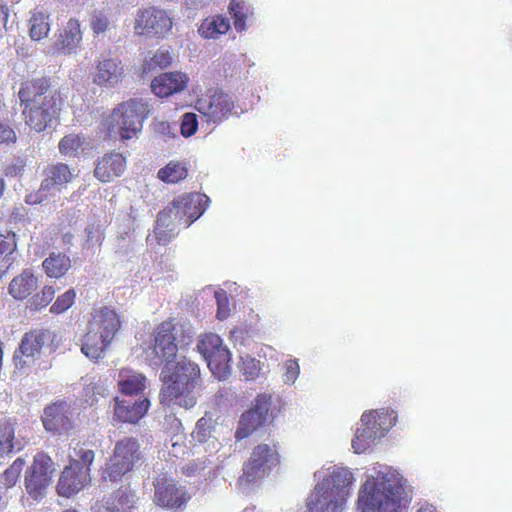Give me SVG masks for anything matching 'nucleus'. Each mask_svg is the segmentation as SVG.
Returning <instances> with one entry per match:
<instances>
[{"label": "nucleus", "mask_w": 512, "mask_h": 512, "mask_svg": "<svg viewBox=\"0 0 512 512\" xmlns=\"http://www.w3.org/2000/svg\"><path fill=\"white\" fill-rule=\"evenodd\" d=\"M182 332L181 327L163 322L157 328L153 351L165 362L160 375L163 382L159 394L161 404L190 409L198 398L196 386L200 380V368L186 357L177 356L179 347L191 339V336L187 337V342L179 339Z\"/></svg>", "instance_id": "nucleus-1"}, {"label": "nucleus", "mask_w": 512, "mask_h": 512, "mask_svg": "<svg viewBox=\"0 0 512 512\" xmlns=\"http://www.w3.org/2000/svg\"><path fill=\"white\" fill-rule=\"evenodd\" d=\"M408 501L406 480L399 472L379 463L368 470L358 496L362 512H400Z\"/></svg>", "instance_id": "nucleus-2"}, {"label": "nucleus", "mask_w": 512, "mask_h": 512, "mask_svg": "<svg viewBox=\"0 0 512 512\" xmlns=\"http://www.w3.org/2000/svg\"><path fill=\"white\" fill-rule=\"evenodd\" d=\"M25 123L36 132L52 127L58 120L64 99L44 78L23 82L18 92Z\"/></svg>", "instance_id": "nucleus-3"}, {"label": "nucleus", "mask_w": 512, "mask_h": 512, "mask_svg": "<svg viewBox=\"0 0 512 512\" xmlns=\"http://www.w3.org/2000/svg\"><path fill=\"white\" fill-rule=\"evenodd\" d=\"M314 476L318 482L306 499L307 512H343L355 481L352 472L333 465Z\"/></svg>", "instance_id": "nucleus-4"}, {"label": "nucleus", "mask_w": 512, "mask_h": 512, "mask_svg": "<svg viewBox=\"0 0 512 512\" xmlns=\"http://www.w3.org/2000/svg\"><path fill=\"white\" fill-rule=\"evenodd\" d=\"M120 327V318L114 310L108 307L94 310L82 340V353L92 360L102 358Z\"/></svg>", "instance_id": "nucleus-5"}, {"label": "nucleus", "mask_w": 512, "mask_h": 512, "mask_svg": "<svg viewBox=\"0 0 512 512\" xmlns=\"http://www.w3.org/2000/svg\"><path fill=\"white\" fill-rule=\"evenodd\" d=\"M150 113L149 105L142 99H130L119 104L104 120L109 133L119 134L122 139H131L141 132L143 121Z\"/></svg>", "instance_id": "nucleus-6"}, {"label": "nucleus", "mask_w": 512, "mask_h": 512, "mask_svg": "<svg viewBox=\"0 0 512 512\" xmlns=\"http://www.w3.org/2000/svg\"><path fill=\"white\" fill-rule=\"evenodd\" d=\"M197 350L207 362L211 373L218 380H225L231 374V352L223 344L219 335L214 333L204 334L199 337Z\"/></svg>", "instance_id": "nucleus-7"}, {"label": "nucleus", "mask_w": 512, "mask_h": 512, "mask_svg": "<svg viewBox=\"0 0 512 512\" xmlns=\"http://www.w3.org/2000/svg\"><path fill=\"white\" fill-rule=\"evenodd\" d=\"M141 457L138 440L133 437H125L116 442L113 455L106 463L104 478L111 481L120 479L131 471Z\"/></svg>", "instance_id": "nucleus-8"}, {"label": "nucleus", "mask_w": 512, "mask_h": 512, "mask_svg": "<svg viewBox=\"0 0 512 512\" xmlns=\"http://www.w3.org/2000/svg\"><path fill=\"white\" fill-rule=\"evenodd\" d=\"M235 99L220 88H210L195 101V109L208 123L219 124L233 114Z\"/></svg>", "instance_id": "nucleus-9"}, {"label": "nucleus", "mask_w": 512, "mask_h": 512, "mask_svg": "<svg viewBox=\"0 0 512 512\" xmlns=\"http://www.w3.org/2000/svg\"><path fill=\"white\" fill-rule=\"evenodd\" d=\"M278 463L277 451L268 444H259L253 449L251 457L244 464L243 475L239 478L240 484H250L263 478Z\"/></svg>", "instance_id": "nucleus-10"}, {"label": "nucleus", "mask_w": 512, "mask_h": 512, "mask_svg": "<svg viewBox=\"0 0 512 512\" xmlns=\"http://www.w3.org/2000/svg\"><path fill=\"white\" fill-rule=\"evenodd\" d=\"M172 28V20L166 11L154 6L137 10L134 20V32L137 35L165 36Z\"/></svg>", "instance_id": "nucleus-11"}, {"label": "nucleus", "mask_w": 512, "mask_h": 512, "mask_svg": "<svg viewBox=\"0 0 512 512\" xmlns=\"http://www.w3.org/2000/svg\"><path fill=\"white\" fill-rule=\"evenodd\" d=\"M55 470V464L51 457L45 453L37 454L25 475V487L28 494L35 499L42 496L51 484Z\"/></svg>", "instance_id": "nucleus-12"}, {"label": "nucleus", "mask_w": 512, "mask_h": 512, "mask_svg": "<svg viewBox=\"0 0 512 512\" xmlns=\"http://www.w3.org/2000/svg\"><path fill=\"white\" fill-rule=\"evenodd\" d=\"M59 339L55 332L49 329H35L25 333L21 340L19 352L14 359H19L21 366L27 365L31 360L38 356L44 348H54L58 345Z\"/></svg>", "instance_id": "nucleus-13"}, {"label": "nucleus", "mask_w": 512, "mask_h": 512, "mask_svg": "<svg viewBox=\"0 0 512 512\" xmlns=\"http://www.w3.org/2000/svg\"><path fill=\"white\" fill-rule=\"evenodd\" d=\"M154 502L156 505L170 510L183 508L191 498L185 487L177 485L173 478L159 475L155 482Z\"/></svg>", "instance_id": "nucleus-14"}, {"label": "nucleus", "mask_w": 512, "mask_h": 512, "mask_svg": "<svg viewBox=\"0 0 512 512\" xmlns=\"http://www.w3.org/2000/svg\"><path fill=\"white\" fill-rule=\"evenodd\" d=\"M43 174L44 178L34 202L41 203L56 196L75 176L74 170L64 163L48 165Z\"/></svg>", "instance_id": "nucleus-15"}, {"label": "nucleus", "mask_w": 512, "mask_h": 512, "mask_svg": "<svg viewBox=\"0 0 512 512\" xmlns=\"http://www.w3.org/2000/svg\"><path fill=\"white\" fill-rule=\"evenodd\" d=\"M41 420L46 431L57 435L68 434L74 427L71 406L63 400L47 405Z\"/></svg>", "instance_id": "nucleus-16"}, {"label": "nucleus", "mask_w": 512, "mask_h": 512, "mask_svg": "<svg viewBox=\"0 0 512 512\" xmlns=\"http://www.w3.org/2000/svg\"><path fill=\"white\" fill-rule=\"evenodd\" d=\"M90 468L80 467L78 462H70L62 471L57 492L60 496L70 497L77 494L90 483Z\"/></svg>", "instance_id": "nucleus-17"}, {"label": "nucleus", "mask_w": 512, "mask_h": 512, "mask_svg": "<svg viewBox=\"0 0 512 512\" xmlns=\"http://www.w3.org/2000/svg\"><path fill=\"white\" fill-rule=\"evenodd\" d=\"M149 406L150 401L143 396L136 399H119V397H116L114 416L120 422L134 424L146 414Z\"/></svg>", "instance_id": "nucleus-18"}, {"label": "nucleus", "mask_w": 512, "mask_h": 512, "mask_svg": "<svg viewBox=\"0 0 512 512\" xmlns=\"http://www.w3.org/2000/svg\"><path fill=\"white\" fill-rule=\"evenodd\" d=\"M26 444V436L18 428L14 419L7 418L0 422V455L21 451Z\"/></svg>", "instance_id": "nucleus-19"}, {"label": "nucleus", "mask_w": 512, "mask_h": 512, "mask_svg": "<svg viewBox=\"0 0 512 512\" xmlns=\"http://www.w3.org/2000/svg\"><path fill=\"white\" fill-rule=\"evenodd\" d=\"M189 78L182 72H165L156 76L151 82V88L158 97H168L182 92L188 84Z\"/></svg>", "instance_id": "nucleus-20"}, {"label": "nucleus", "mask_w": 512, "mask_h": 512, "mask_svg": "<svg viewBox=\"0 0 512 512\" xmlns=\"http://www.w3.org/2000/svg\"><path fill=\"white\" fill-rule=\"evenodd\" d=\"M126 169L125 157L117 152L105 154L100 158L94 169L95 177L101 182H111L120 177Z\"/></svg>", "instance_id": "nucleus-21"}, {"label": "nucleus", "mask_w": 512, "mask_h": 512, "mask_svg": "<svg viewBox=\"0 0 512 512\" xmlns=\"http://www.w3.org/2000/svg\"><path fill=\"white\" fill-rule=\"evenodd\" d=\"M373 413H364L360 419L361 427L357 428L352 439V448L355 453H364L376 444L383 436L372 425Z\"/></svg>", "instance_id": "nucleus-22"}, {"label": "nucleus", "mask_w": 512, "mask_h": 512, "mask_svg": "<svg viewBox=\"0 0 512 512\" xmlns=\"http://www.w3.org/2000/svg\"><path fill=\"white\" fill-rule=\"evenodd\" d=\"M208 201L209 198L201 193H188L176 198V204L179 203L183 213L186 214V227L204 213Z\"/></svg>", "instance_id": "nucleus-23"}, {"label": "nucleus", "mask_w": 512, "mask_h": 512, "mask_svg": "<svg viewBox=\"0 0 512 512\" xmlns=\"http://www.w3.org/2000/svg\"><path fill=\"white\" fill-rule=\"evenodd\" d=\"M146 377L131 369H121L118 373L117 384L119 391L126 396L139 397L146 388Z\"/></svg>", "instance_id": "nucleus-24"}, {"label": "nucleus", "mask_w": 512, "mask_h": 512, "mask_svg": "<svg viewBox=\"0 0 512 512\" xmlns=\"http://www.w3.org/2000/svg\"><path fill=\"white\" fill-rule=\"evenodd\" d=\"M136 502V495L128 487L117 490L115 497L107 499L104 503L96 504L94 512H127Z\"/></svg>", "instance_id": "nucleus-25"}, {"label": "nucleus", "mask_w": 512, "mask_h": 512, "mask_svg": "<svg viewBox=\"0 0 512 512\" xmlns=\"http://www.w3.org/2000/svg\"><path fill=\"white\" fill-rule=\"evenodd\" d=\"M123 76V66L116 59H104L96 67L94 81L98 85L115 86L121 81Z\"/></svg>", "instance_id": "nucleus-26"}, {"label": "nucleus", "mask_w": 512, "mask_h": 512, "mask_svg": "<svg viewBox=\"0 0 512 512\" xmlns=\"http://www.w3.org/2000/svg\"><path fill=\"white\" fill-rule=\"evenodd\" d=\"M180 225L178 220L174 219V215L169 207H166L158 213L156 227L154 229L155 239L159 244L165 245L171 241L177 234V226Z\"/></svg>", "instance_id": "nucleus-27"}, {"label": "nucleus", "mask_w": 512, "mask_h": 512, "mask_svg": "<svg viewBox=\"0 0 512 512\" xmlns=\"http://www.w3.org/2000/svg\"><path fill=\"white\" fill-rule=\"evenodd\" d=\"M15 233L0 234V277L14 264L17 258Z\"/></svg>", "instance_id": "nucleus-28"}, {"label": "nucleus", "mask_w": 512, "mask_h": 512, "mask_svg": "<svg viewBox=\"0 0 512 512\" xmlns=\"http://www.w3.org/2000/svg\"><path fill=\"white\" fill-rule=\"evenodd\" d=\"M230 29L229 19L221 15H214L205 18L199 28V34L206 39H216L220 35L226 34Z\"/></svg>", "instance_id": "nucleus-29"}, {"label": "nucleus", "mask_w": 512, "mask_h": 512, "mask_svg": "<svg viewBox=\"0 0 512 512\" xmlns=\"http://www.w3.org/2000/svg\"><path fill=\"white\" fill-rule=\"evenodd\" d=\"M37 288L36 277L28 270H24L15 277L9 285V293L16 299H23Z\"/></svg>", "instance_id": "nucleus-30"}, {"label": "nucleus", "mask_w": 512, "mask_h": 512, "mask_svg": "<svg viewBox=\"0 0 512 512\" xmlns=\"http://www.w3.org/2000/svg\"><path fill=\"white\" fill-rule=\"evenodd\" d=\"M82 40L80 23L76 19H70L60 34V46L65 53H72L76 50Z\"/></svg>", "instance_id": "nucleus-31"}, {"label": "nucleus", "mask_w": 512, "mask_h": 512, "mask_svg": "<svg viewBox=\"0 0 512 512\" xmlns=\"http://www.w3.org/2000/svg\"><path fill=\"white\" fill-rule=\"evenodd\" d=\"M42 266L47 276L60 278L71 268V260L64 253L52 252L49 257L43 261Z\"/></svg>", "instance_id": "nucleus-32"}, {"label": "nucleus", "mask_w": 512, "mask_h": 512, "mask_svg": "<svg viewBox=\"0 0 512 512\" xmlns=\"http://www.w3.org/2000/svg\"><path fill=\"white\" fill-rule=\"evenodd\" d=\"M267 422L264 416H260L257 412H253L249 409L245 411L240 418L238 428L235 432V438L237 440L244 439Z\"/></svg>", "instance_id": "nucleus-33"}, {"label": "nucleus", "mask_w": 512, "mask_h": 512, "mask_svg": "<svg viewBox=\"0 0 512 512\" xmlns=\"http://www.w3.org/2000/svg\"><path fill=\"white\" fill-rule=\"evenodd\" d=\"M29 33L32 40L39 41L47 37L50 31L49 15L43 11H33L29 19Z\"/></svg>", "instance_id": "nucleus-34"}, {"label": "nucleus", "mask_w": 512, "mask_h": 512, "mask_svg": "<svg viewBox=\"0 0 512 512\" xmlns=\"http://www.w3.org/2000/svg\"><path fill=\"white\" fill-rule=\"evenodd\" d=\"M187 177V168L179 162L171 161L158 171V178L166 183H177Z\"/></svg>", "instance_id": "nucleus-35"}, {"label": "nucleus", "mask_w": 512, "mask_h": 512, "mask_svg": "<svg viewBox=\"0 0 512 512\" xmlns=\"http://www.w3.org/2000/svg\"><path fill=\"white\" fill-rule=\"evenodd\" d=\"M229 10L234 18L235 29L239 32L244 31L246 29V20L250 14V7L244 1L232 0Z\"/></svg>", "instance_id": "nucleus-36"}, {"label": "nucleus", "mask_w": 512, "mask_h": 512, "mask_svg": "<svg viewBox=\"0 0 512 512\" xmlns=\"http://www.w3.org/2000/svg\"><path fill=\"white\" fill-rule=\"evenodd\" d=\"M373 413L372 425L379 432L380 436H385L389 429L395 425L396 414L394 411H370Z\"/></svg>", "instance_id": "nucleus-37"}, {"label": "nucleus", "mask_w": 512, "mask_h": 512, "mask_svg": "<svg viewBox=\"0 0 512 512\" xmlns=\"http://www.w3.org/2000/svg\"><path fill=\"white\" fill-rule=\"evenodd\" d=\"M84 138L77 134L64 136L59 142V151L65 156H76L83 150Z\"/></svg>", "instance_id": "nucleus-38"}, {"label": "nucleus", "mask_w": 512, "mask_h": 512, "mask_svg": "<svg viewBox=\"0 0 512 512\" xmlns=\"http://www.w3.org/2000/svg\"><path fill=\"white\" fill-rule=\"evenodd\" d=\"M192 437L199 443L209 442L208 445L212 446L214 449H217L220 444L216 438L212 437L211 426L208 424V421L205 418L198 420L195 430L192 433Z\"/></svg>", "instance_id": "nucleus-39"}, {"label": "nucleus", "mask_w": 512, "mask_h": 512, "mask_svg": "<svg viewBox=\"0 0 512 512\" xmlns=\"http://www.w3.org/2000/svg\"><path fill=\"white\" fill-rule=\"evenodd\" d=\"M94 458L95 453L92 449L85 447L84 444H77L70 455V462H78L80 467L90 468Z\"/></svg>", "instance_id": "nucleus-40"}, {"label": "nucleus", "mask_w": 512, "mask_h": 512, "mask_svg": "<svg viewBox=\"0 0 512 512\" xmlns=\"http://www.w3.org/2000/svg\"><path fill=\"white\" fill-rule=\"evenodd\" d=\"M239 369L247 381L254 380L260 372V361L249 355L242 356Z\"/></svg>", "instance_id": "nucleus-41"}, {"label": "nucleus", "mask_w": 512, "mask_h": 512, "mask_svg": "<svg viewBox=\"0 0 512 512\" xmlns=\"http://www.w3.org/2000/svg\"><path fill=\"white\" fill-rule=\"evenodd\" d=\"M272 395L267 393L259 394L250 408L251 411L257 412L260 416H264L269 421L271 417Z\"/></svg>", "instance_id": "nucleus-42"}, {"label": "nucleus", "mask_w": 512, "mask_h": 512, "mask_svg": "<svg viewBox=\"0 0 512 512\" xmlns=\"http://www.w3.org/2000/svg\"><path fill=\"white\" fill-rule=\"evenodd\" d=\"M76 292L74 289H68L62 295L58 296L56 301L50 307V312L53 314H60L68 310L74 303Z\"/></svg>", "instance_id": "nucleus-43"}, {"label": "nucleus", "mask_w": 512, "mask_h": 512, "mask_svg": "<svg viewBox=\"0 0 512 512\" xmlns=\"http://www.w3.org/2000/svg\"><path fill=\"white\" fill-rule=\"evenodd\" d=\"M111 26L109 17L102 11H96L91 16L90 27L94 34L105 33Z\"/></svg>", "instance_id": "nucleus-44"}, {"label": "nucleus", "mask_w": 512, "mask_h": 512, "mask_svg": "<svg viewBox=\"0 0 512 512\" xmlns=\"http://www.w3.org/2000/svg\"><path fill=\"white\" fill-rule=\"evenodd\" d=\"M24 460L21 458L16 459L13 464L3 473V483L7 487H12L16 484L19 475L23 469Z\"/></svg>", "instance_id": "nucleus-45"}, {"label": "nucleus", "mask_w": 512, "mask_h": 512, "mask_svg": "<svg viewBox=\"0 0 512 512\" xmlns=\"http://www.w3.org/2000/svg\"><path fill=\"white\" fill-rule=\"evenodd\" d=\"M198 128V120L197 115L195 113L189 112L185 113L182 116L180 131L184 137L192 136Z\"/></svg>", "instance_id": "nucleus-46"}, {"label": "nucleus", "mask_w": 512, "mask_h": 512, "mask_svg": "<svg viewBox=\"0 0 512 512\" xmlns=\"http://www.w3.org/2000/svg\"><path fill=\"white\" fill-rule=\"evenodd\" d=\"M283 381L285 384H294L300 373V366L297 359H288L284 363Z\"/></svg>", "instance_id": "nucleus-47"}, {"label": "nucleus", "mask_w": 512, "mask_h": 512, "mask_svg": "<svg viewBox=\"0 0 512 512\" xmlns=\"http://www.w3.org/2000/svg\"><path fill=\"white\" fill-rule=\"evenodd\" d=\"M215 299L217 302V318L220 320H224L230 314L229 300H228L227 293L222 289L215 291Z\"/></svg>", "instance_id": "nucleus-48"}, {"label": "nucleus", "mask_w": 512, "mask_h": 512, "mask_svg": "<svg viewBox=\"0 0 512 512\" xmlns=\"http://www.w3.org/2000/svg\"><path fill=\"white\" fill-rule=\"evenodd\" d=\"M55 295V289L52 286H45L41 293L36 294L32 299V305L35 309H41L47 306Z\"/></svg>", "instance_id": "nucleus-49"}, {"label": "nucleus", "mask_w": 512, "mask_h": 512, "mask_svg": "<svg viewBox=\"0 0 512 512\" xmlns=\"http://www.w3.org/2000/svg\"><path fill=\"white\" fill-rule=\"evenodd\" d=\"M15 140V131L8 124L0 122V143H13Z\"/></svg>", "instance_id": "nucleus-50"}, {"label": "nucleus", "mask_w": 512, "mask_h": 512, "mask_svg": "<svg viewBox=\"0 0 512 512\" xmlns=\"http://www.w3.org/2000/svg\"><path fill=\"white\" fill-rule=\"evenodd\" d=\"M152 64L161 68L171 64L172 57L168 52L159 51L151 59Z\"/></svg>", "instance_id": "nucleus-51"}, {"label": "nucleus", "mask_w": 512, "mask_h": 512, "mask_svg": "<svg viewBox=\"0 0 512 512\" xmlns=\"http://www.w3.org/2000/svg\"><path fill=\"white\" fill-rule=\"evenodd\" d=\"M172 214L174 215V219L178 220L180 224L185 225L186 214L183 213V209L180 208V204H176V198L173 202L168 206Z\"/></svg>", "instance_id": "nucleus-52"}, {"label": "nucleus", "mask_w": 512, "mask_h": 512, "mask_svg": "<svg viewBox=\"0 0 512 512\" xmlns=\"http://www.w3.org/2000/svg\"><path fill=\"white\" fill-rule=\"evenodd\" d=\"M202 468L199 467L198 464L196 463H192V464H187L185 467H183V472L188 475V476H192V475H196L197 473H199V471L201 470Z\"/></svg>", "instance_id": "nucleus-53"}, {"label": "nucleus", "mask_w": 512, "mask_h": 512, "mask_svg": "<svg viewBox=\"0 0 512 512\" xmlns=\"http://www.w3.org/2000/svg\"><path fill=\"white\" fill-rule=\"evenodd\" d=\"M416 512H436L435 508L433 507V505L431 504H428V503H425V504H422Z\"/></svg>", "instance_id": "nucleus-54"}, {"label": "nucleus", "mask_w": 512, "mask_h": 512, "mask_svg": "<svg viewBox=\"0 0 512 512\" xmlns=\"http://www.w3.org/2000/svg\"><path fill=\"white\" fill-rule=\"evenodd\" d=\"M21 168L20 167H15V166H12V167H8L7 170H6V175H17L19 172H20Z\"/></svg>", "instance_id": "nucleus-55"}, {"label": "nucleus", "mask_w": 512, "mask_h": 512, "mask_svg": "<svg viewBox=\"0 0 512 512\" xmlns=\"http://www.w3.org/2000/svg\"><path fill=\"white\" fill-rule=\"evenodd\" d=\"M242 512H254V508H245Z\"/></svg>", "instance_id": "nucleus-56"}]
</instances>
